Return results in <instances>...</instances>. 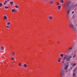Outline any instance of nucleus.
<instances>
[{
	"label": "nucleus",
	"instance_id": "obj_1",
	"mask_svg": "<svg viewBox=\"0 0 77 77\" xmlns=\"http://www.w3.org/2000/svg\"><path fill=\"white\" fill-rule=\"evenodd\" d=\"M71 6H72V5H71L70 1H69L67 3L66 7V10H68V9L69 8H70Z\"/></svg>",
	"mask_w": 77,
	"mask_h": 77
},
{
	"label": "nucleus",
	"instance_id": "obj_2",
	"mask_svg": "<svg viewBox=\"0 0 77 77\" xmlns=\"http://www.w3.org/2000/svg\"><path fill=\"white\" fill-rule=\"evenodd\" d=\"M64 73H65V71H64V70H62L61 72L60 73V77H62L65 74H64Z\"/></svg>",
	"mask_w": 77,
	"mask_h": 77
},
{
	"label": "nucleus",
	"instance_id": "obj_3",
	"mask_svg": "<svg viewBox=\"0 0 77 77\" xmlns=\"http://www.w3.org/2000/svg\"><path fill=\"white\" fill-rule=\"evenodd\" d=\"M71 57L70 56H69L68 57H67V58H66V61H70V59H71Z\"/></svg>",
	"mask_w": 77,
	"mask_h": 77
},
{
	"label": "nucleus",
	"instance_id": "obj_4",
	"mask_svg": "<svg viewBox=\"0 0 77 77\" xmlns=\"http://www.w3.org/2000/svg\"><path fill=\"white\" fill-rule=\"evenodd\" d=\"M69 27H70L72 30H73V29L75 28L74 27L73 25L71 24L69 25Z\"/></svg>",
	"mask_w": 77,
	"mask_h": 77
},
{
	"label": "nucleus",
	"instance_id": "obj_5",
	"mask_svg": "<svg viewBox=\"0 0 77 77\" xmlns=\"http://www.w3.org/2000/svg\"><path fill=\"white\" fill-rule=\"evenodd\" d=\"M66 67L64 68V69L66 70L67 68H68V65H69V63L67 62L66 63Z\"/></svg>",
	"mask_w": 77,
	"mask_h": 77
},
{
	"label": "nucleus",
	"instance_id": "obj_6",
	"mask_svg": "<svg viewBox=\"0 0 77 77\" xmlns=\"http://www.w3.org/2000/svg\"><path fill=\"white\" fill-rule=\"evenodd\" d=\"M67 57H68V56L67 55H65L64 57V59L63 60V63H64V61H65V60L66 58H67Z\"/></svg>",
	"mask_w": 77,
	"mask_h": 77
},
{
	"label": "nucleus",
	"instance_id": "obj_7",
	"mask_svg": "<svg viewBox=\"0 0 77 77\" xmlns=\"http://www.w3.org/2000/svg\"><path fill=\"white\" fill-rule=\"evenodd\" d=\"M49 20H53V17H52L51 16H50L48 17Z\"/></svg>",
	"mask_w": 77,
	"mask_h": 77
},
{
	"label": "nucleus",
	"instance_id": "obj_8",
	"mask_svg": "<svg viewBox=\"0 0 77 77\" xmlns=\"http://www.w3.org/2000/svg\"><path fill=\"white\" fill-rule=\"evenodd\" d=\"M50 4H53V1L52 0L50 1L49 2Z\"/></svg>",
	"mask_w": 77,
	"mask_h": 77
},
{
	"label": "nucleus",
	"instance_id": "obj_9",
	"mask_svg": "<svg viewBox=\"0 0 77 77\" xmlns=\"http://www.w3.org/2000/svg\"><path fill=\"white\" fill-rule=\"evenodd\" d=\"M4 19L5 20H6L7 19V17H6V16H4Z\"/></svg>",
	"mask_w": 77,
	"mask_h": 77
},
{
	"label": "nucleus",
	"instance_id": "obj_10",
	"mask_svg": "<svg viewBox=\"0 0 77 77\" xmlns=\"http://www.w3.org/2000/svg\"><path fill=\"white\" fill-rule=\"evenodd\" d=\"M71 65L72 66H74L76 64L75 63L73 64V63H72L71 64Z\"/></svg>",
	"mask_w": 77,
	"mask_h": 77
},
{
	"label": "nucleus",
	"instance_id": "obj_11",
	"mask_svg": "<svg viewBox=\"0 0 77 77\" xmlns=\"http://www.w3.org/2000/svg\"><path fill=\"white\" fill-rule=\"evenodd\" d=\"M61 59V58H59L58 59V62H61V60H60Z\"/></svg>",
	"mask_w": 77,
	"mask_h": 77
},
{
	"label": "nucleus",
	"instance_id": "obj_12",
	"mask_svg": "<svg viewBox=\"0 0 77 77\" xmlns=\"http://www.w3.org/2000/svg\"><path fill=\"white\" fill-rule=\"evenodd\" d=\"M15 9H13L11 11V12H15Z\"/></svg>",
	"mask_w": 77,
	"mask_h": 77
},
{
	"label": "nucleus",
	"instance_id": "obj_13",
	"mask_svg": "<svg viewBox=\"0 0 77 77\" xmlns=\"http://www.w3.org/2000/svg\"><path fill=\"white\" fill-rule=\"evenodd\" d=\"M73 76L74 77H76V75H75V74L73 73Z\"/></svg>",
	"mask_w": 77,
	"mask_h": 77
},
{
	"label": "nucleus",
	"instance_id": "obj_14",
	"mask_svg": "<svg viewBox=\"0 0 77 77\" xmlns=\"http://www.w3.org/2000/svg\"><path fill=\"white\" fill-rule=\"evenodd\" d=\"M24 67H25V68H27V65H26V64H24Z\"/></svg>",
	"mask_w": 77,
	"mask_h": 77
},
{
	"label": "nucleus",
	"instance_id": "obj_15",
	"mask_svg": "<svg viewBox=\"0 0 77 77\" xmlns=\"http://www.w3.org/2000/svg\"><path fill=\"white\" fill-rule=\"evenodd\" d=\"M8 2V1H5V2H4V5H6V3H7Z\"/></svg>",
	"mask_w": 77,
	"mask_h": 77
},
{
	"label": "nucleus",
	"instance_id": "obj_16",
	"mask_svg": "<svg viewBox=\"0 0 77 77\" xmlns=\"http://www.w3.org/2000/svg\"><path fill=\"white\" fill-rule=\"evenodd\" d=\"M77 69V68H75V69L73 70V71H74V72H76Z\"/></svg>",
	"mask_w": 77,
	"mask_h": 77
},
{
	"label": "nucleus",
	"instance_id": "obj_17",
	"mask_svg": "<svg viewBox=\"0 0 77 77\" xmlns=\"http://www.w3.org/2000/svg\"><path fill=\"white\" fill-rule=\"evenodd\" d=\"M10 3L11 4V5H12V4H13V3H14V2L13 1H12V2H10Z\"/></svg>",
	"mask_w": 77,
	"mask_h": 77
},
{
	"label": "nucleus",
	"instance_id": "obj_18",
	"mask_svg": "<svg viewBox=\"0 0 77 77\" xmlns=\"http://www.w3.org/2000/svg\"><path fill=\"white\" fill-rule=\"evenodd\" d=\"M15 7L16 8H19V6H17V5H16Z\"/></svg>",
	"mask_w": 77,
	"mask_h": 77
},
{
	"label": "nucleus",
	"instance_id": "obj_19",
	"mask_svg": "<svg viewBox=\"0 0 77 77\" xmlns=\"http://www.w3.org/2000/svg\"><path fill=\"white\" fill-rule=\"evenodd\" d=\"M2 6H3V4L2 3H0V7H2Z\"/></svg>",
	"mask_w": 77,
	"mask_h": 77
},
{
	"label": "nucleus",
	"instance_id": "obj_20",
	"mask_svg": "<svg viewBox=\"0 0 77 77\" xmlns=\"http://www.w3.org/2000/svg\"><path fill=\"white\" fill-rule=\"evenodd\" d=\"M56 4L57 5H59V3L56 2Z\"/></svg>",
	"mask_w": 77,
	"mask_h": 77
},
{
	"label": "nucleus",
	"instance_id": "obj_21",
	"mask_svg": "<svg viewBox=\"0 0 77 77\" xmlns=\"http://www.w3.org/2000/svg\"><path fill=\"white\" fill-rule=\"evenodd\" d=\"M1 50H3L4 49V47L3 46H1Z\"/></svg>",
	"mask_w": 77,
	"mask_h": 77
},
{
	"label": "nucleus",
	"instance_id": "obj_22",
	"mask_svg": "<svg viewBox=\"0 0 77 77\" xmlns=\"http://www.w3.org/2000/svg\"><path fill=\"white\" fill-rule=\"evenodd\" d=\"M60 56L61 57H63V54H60Z\"/></svg>",
	"mask_w": 77,
	"mask_h": 77
},
{
	"label": "nucleus",
	"instance_id": "obj_23",
	"mask_svg": "<svg viewBox=\"0 0 77 77\" xmlns=\"http://www.w3.org/2000/svg\"><path fill=\"white\" fill-rule=\"evenodd\" d=\"M58 8L59 9H60V8H61V6H58Z\"/></svg>",
	"mask_w": 77,
	"mask_h": 77
},
{
	"label": "nucleus",
	"instance_id": "obj_24",
	"mask_svg": "<svg viewBox=\"0 0 77 77\" xmlns=\"http://www.w3.org/2000/svg\"><path fill=\"white\" fill-rule=\"evenodd\" d=\"M11 24V23L9 22L7 23V25L8 26H9V24Z\"/></svg>",
	"mask_w": 77,
	"mask_h": 77
},
{
	"label": "nucleus",
	"instance_id": "obj_25",
	"mask_svg": "<svg viewBox=\"0 0 77 77\" xmlns=\"http://www.w3.org/2000/svg\"><path fill=\"white\" fill-rule=\"evenodd\" d=\"M5 9H8V8H9V7H6V6H5Z\"/></svg>",
	"mask_w": 77,
	"mask_h": 77
},
{
	"label": "nucleus",
	"instance_id": "obj_26",
	"mask_svg": "<svg viewBox=\"0 0 77 77\" xmlns=\"http://www.w3.org/2000/svg\"><path fill=\"white\" fill-rule=\"evenodd\" d=\"M69 10L67 11V14H69Z\"/></svg>",
	"mask_w": 77,
	"mask_h": 77
},
{
	"label": "nucleus",
	"instance_id": "obj_27",
	"mask_svg": "<svg viewBox=\"0 0 77 77\" xmlns=\"http://www.w3.org/2000/svg\"><path fill=\"white\" fill-rule=\"evenodd\" d=\"M65 72L66 73L67 72H68V70H65Z\"/></svg>",
	"mask_w": 77,
	"mask_h": 77
},
{
	"label": "nucleus",
	"instance_id": "obj_28",
	"mask_svg": "<svg viewBox=\"0 0 77 77\" xmlns=\"http://www.w3.org/2000/svg\"><path fill=\"white\" fill-rule=\"evenodd\" d=\"M21 64L20 63H19V66H21Z\"/></svg>",
	"mask_w": 77,
	"mask_h": 77
},
{
	"label": "nucleus",
	"instance_id": "obj_29",
	"mask_svg": "<svg viewBox=\"0 0 77 77\" xmlns=\"http://www.w3.org/2000/svg\"><path fill=\"white\" fill-rule=\"evenodd\" d=\"M14 54H15V52H12V55H13V56H14Z\"/></svg>",
	"mask_w": 77,
	"mask_h": 77
},
{
	"label": "nucleus",
	"instance_id": "obj_30",
	"mask_svg": "<svg viewBox=\"0 0 77 77\" xmlns=\"http://www.w3.org/2000/svg\"><path fill=\"white\" fill-rule=\"evenodd\" d=\"M60 2L63 3V0H62L60 1Z\"/></svg>",
	"mask_w": 77,
	"mask_h": 77
},
{
	"label": "nucleus",
	"instance_id": "obj_31",
	"mask_svg": "<svg viewBox=\"0 0 77 77\" xmlns=\"http://www.w3.org/2000/svg\"><path fill=\"white\" fill-rule=\"evenodd\" d=\"M6 27H7V28H9V26H6Z\"/></svg>",
	"mask_w": 77,
	"mask_h": 77
},
{
	"label": "nucleus",
	"instance_id": "obj_32",
	"mask_svg": "<svg viewBox=\"0 0 77 77\" xmlns=\"http://www.w3.org/2000/svg\"><path fill=\"white\" fill-rule=\"evenodd\" d=\"M69 15V14H66V16L67 17H68Z\"/></svg>",
	"mask_w": 77,
	"mask_h": 77
},
{
	"label": "nucleus",
	"instance_id": "obj_33",
	"mask_svg": "<svg viewBox=\"0 0 77 77\" xmlns=\"http://www.w3.org/2000/svg\"><path fill=\"white\" fill-rule=\"evenodd\" d=\"M69 49H70V50H72V48H70Z\"/></svg>",
	"mask_w": 77,
	"mask_h": 77
},
{
	"label": "nucleus",
	"instance_id": "obj_34",
	"mask_svg": "<svg viewBox=\"0 0 77 77\" xmlns=\"http://www.w3.org/2000/svg\"><path fill=\"white\" fill-rule=\"evenodd\" d=\"M57 43H58V44H59V43H60V42H57Z\"/></svg>",
	"mask_w": 77,
	"mask_h": 77
},
{
	"label": "nucleus",
	"instance_id": "obj_35",
	"mask_svg": "<svg viewBox=\"0 0 77 77\" xmlns=\"http://www.w3.org/2000/svg\"><path fill=\"white\" fill-rule=\"evenodd\" d=\"M75 57V55L74 56H73V58H74V57Z\"/></svg>",
	"mask_w": 77,
	"mask_h": 77
},
{
	"label": "nucleus",
	"instance_id": "obj_36",
	"mask_svg": "<svg viewBox=\"0 0 77 77\" xmlns=\"http://www.w3.org/2000/svg\"><path fill=\"white\" fill-rule=\"evenodd\" d=\"M74 11L72 12V14H74Z\"/></svg>",
	"mask_w": 77,
	"mask_h": 77
},
{
	"label": "nucleus",
	"instance_id": "obj_37",
	"mask_svg": "<svg viewBox=\"0 0 77 77\" xmlns=\"http://www.w3.org/2000/svg\"><path fill=\"white\" fill-rule=\"evenodd\" d=\"M14 59V58H12L11 59V60H13Z\"/></svg>",
	"mask_w": 77,
	"mask_h": 77
},
{
	"label": "nucleus",
	"instance_id": "obj_38",
	"mask_svg": "<svg viewBox=\"0 0 77 77\" xmlns=\"http://www.w3.org/2000/svg\"><path fill=\"white\" fill-rule=\"evenodd\" d=\"M9 0H7V2H9Z\"/></svg>",
	"mask_w": 77,
	"mask_h": 77
},
{
	"label": "nucleus",
	"instance_id": "obj_39",
	"mask_svg": "<svg viewBox=\"0 0 77 77\" xmlns=\"http://www.w3.org/2000/svg\"><path fill=\"white\" fill-rule=\"evenodd\" d=\"M47 2V0H46Z\"/></svg>",
	"mask_w": 77,
	"mask_h": 77
}]
</instances>
